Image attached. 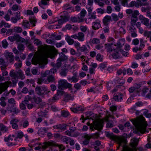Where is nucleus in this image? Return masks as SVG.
<instances>
[{"label": "nucleus", "mask_w": 151, "mask_h": 151, "mask_svg": "<svg viewBox=\"0 0 151 151\" xmlns=\"http://www.w3.org/2000/svg\"><path fill=\"white\" fill-rule=\"evenodd\" d=\"M17 140V138H16V137L14 135H12L8 137V142L9 143H10L11 145H14L15 144V143L14 141H16Z\"/></svg>", "instance_id": "16"}, {"label": "nucleus", "mask_w": 151, "mask_h": 151, "mask_svg": "<svg viewBox=\"0 0 151 151\" xmlns=\"http://www.w3.org/2000/svg\"><path fill=\"white\" fill-rule=\"evenodd\" d=\"M121 50H114L112 55V57L114 59H118L121 57Z\"/></svg>", "instance_id": "13"}, {"label": "nucleus", "mask_w": 151, "mask_h": 151, "mask_svg": "<svg viewBox=\"0 0 151 151\" xmlns=\"http://www.w3.org/2000/svg\"><path fill=\"white\" fill-rule=\"evenodd\" d=\"M80 50L81 52H86L88 51V50L85 45H83L81 47H80Z\"/></svg>", "instance_id": "48"}, {"label": "nucleus", "mask_w": 151, "mask_h": 151, "mask_svg": "<svg viewBox=\"0 0 151 151\" xmlns=\"http://www.w3.org/2000/svg\"><path fill=\"white\" fill-rule=\"evenodd\" d=\"M69 115V114L68 111H62L61 115L64 117H67Z\"/></svg>", "instance_id": "55"}, {"label": "nucleus", "mask_w": 151, "mask_h": 151, "mask_svg": "<svg viewBox=\"0 0 151 151\" xmlns=\"http://www.w3.org/2000/svg\"><path fill=\"white\" fill-rule=\"evenodd\" d=\"M63 60V59L61 58H58V62L56 64V66L57 67H60L61 65V61Z\"/></svg>", "instance_id": "45"}, {"label": "nucleus", "mask_w": 151, "mask_h": 151, "mask_svg": "<svg viewBox=\"0 0 151 151\" xmlns=\"http://www.w3.org/2000/svg\"><path fill=\"white\" fill-rule=\"evenodd\" d=\"M74 98V96H71L70 94L66 95L64 98V100L65 101H67L69 100H73Z\"/></svg>", "instance_id": "31"}, {"label": "nucleus", "mask_w": 151, "mask_h": 151, "mask_svg": "<svg viewBox=\"0 0 151 151\" xmlns=\"http://www.w3.org/2000/svg\"><path fill=\"white\" fill-rule=\"evenodd\" d=\"M47 80L49 82H52L55 81V79L53 76L51 75L47 77Z\"/></svg>", "instance_id": "44"}, {"label": "nucleus", "mask_w": 151, "mask_h": 151, "mask_svg": "<svg viewBox=\"0 0 151 151\" xmlns=\"http://www.w3.org/2000/svg\"><path fill=\"white\" fill-rule=\"evenodd\" d=\"M125 43V40L123 39H121L119 40L116 44H114V45L116 48L117 47H121L123 46Z\"/></svg>", "instance_id": "20"}, {"label": "nucleus", "mask_w": 151, "mask_h": 151, "mask_svg": "<svg viewBox=\"0 0 151 151\" xmlns=\"http://www.w3.org/2000/svg\"><path fill=\"white\" fill-rule=\"evenodd\" d=\"M22 25L24 27L27 28H29L30 27L29 22L27 21H24L22 22Z\"/></svg>", "instance_id": "42"}, {"label": "nucleus", "mask_w": 151, "mask_h": 151, "mask_svg": "<svg viewBox=\"0 0 151 151\" xmlns=\"http://www.w3.org/2000/svg\"><path fill=\"white\" fill-rule=\"evenodd\" d=\"M59 99V97L55 94L52 99H50L49 100V102L50 104H52Z\"/></svg>", "instance_id": "29"}, {"label": "nucleus", "mask_w": 151, "mask_h": 151, "mask_svg": "<svg viewBox=\"0 0 151 151\" xmlns=\"http://www.w3.org/2000/svg\"><path fill=\"white\" fill-rule=\"evenodd\" d=\"M91 43L93 44L97 45L100 43V40L96 38H93L91 40H90Z\"/></svg>", "instance_id": "35"}, {"label": "nucleus", "mask_w": 151, "mask_h": 151, "mask_svg": "<svg viewBox=\"0 0 151 151\" xmlns=\"http://www.w3.org/2000/svg\"><path fill=\"white\" fill-rule=\"evenodd\" d=\"M50 72L49 70H47L44 73H42L41 76L42 77H45L47 76L50 75Z\"/></svg>", "instance_id": "51"}, {"label": "nucleus", "mask_w": 151, "mask_h": 151, "mask_svg": "<svg viewBox=\"0 0 151 151\" xmlns=\"http://www.w3.org/2000/svg\"><path fill=\"white\" fill-rule=\"evenodd\" d=\"M67 72V70L64 69L62 70L60 73V74L62 76L65 77L66 75Z\"/></svg>", "instance_id": "50"}, {"label": "nucleus", "mask_w": 151, "mask_h": 151, "mask_svg": "<svg viewBox=\"0 0 151 151\" xmlns=\"http://www.w3.org/2000/svg\"><path fill=\"white\" fill-rule=\"evenodd\" d=\"M106 126L107 127L111 128L114 126V124L112 122H109L106 124Z\"/></svg>", "instance_id": "61"}, {"label": "nucleus", "mask_w": 151, "mask_h": 151, "mask_svg": "<svg viewBox=\"0 0 151 151\" xmlns=\"http://www.w3.org/2000/svg\"><path fill=\"white\" fill-rule=\"evenodd\" d=\"M56 145V143L54 141H50L43 142L41 146L43 150H45L48 147L55 146Z\"/></svg>", "instance_id": "8"}, {"label": "nucleus", "mask_w": 151, "mask_h": 151, "mask_svg": "<svg viewBox=\"0 0 151 151\" xmlns=\"http://www.w3.org/2000/svg\"><path fill=\"white\" fill-rule=\"evenodd\" d=\"M66 126L65 124H62L54 126L53 128L55 129L65 130L66 128Z\"/></svg>", "instance_id": "18"}, {"label": "nucleus", "mask_w": 151, "mask_h": 151, "mask_svg": "<svg viewBox=\"0 0 151 151\" xmlns=\"http://www.w3.org/2000/svg\"><path fill=\"white\" fill-rule=\"evenodd\" d=\"M8 103L12 106H14L16 104V101L13 98H11L8 99Z\"/></svg>", "instance_id": "40"}, {"label": "nucleus", "mask_w": 151, "mask_h": 151, "mask_svg": "<svg viewBox=\"0 0 151 151\" xmlns=\"http://www.w3.org/2000/svg\"><path fill=\"white\" fill-rule=\"evenodd\" d=\"M64 9L67 10L69 12H71L73 10L72 7H70L68 4H66L64 6Z\"/></svg>", "instance_id": "37"}, {"label": "nucleus", "mask_w": 151, "mask_h": 151, "mask_svg": "<svg viewBox=\"0 0 151 151\" xmlns=\"http://www.w3.org/2000/svg\"><path fill=\"white\" fill-rule=\"evenodd\" d=\"M0 130L1 131L6 132L8 131V128L2 123H0Z\"/></svg>", "instance_id": "38"}, {"label": "nucleus", "mask_w": 151, "mask_h": 151, "mask_svg": "<svg viewBox=\"0 0 151 151\" xmlns=\"http://www.w3.org/2000/svg\"><path fill=\"white\" fill-rule=\"evenodd\" d=\"M144 35L145 36L149 38L151 35V31H148L147 30L145 31L144 33Z\"/></svg>", "instance_id": "52"}, {"label": "nucleus", "mask_w": 151, "mask_h": 151, "mask_svg": "<svg viewBox=\"0 0 151 151\" xmlns=\"http://www.w3.org/2000/svg\"><path fill=\"white\" fill-rule=\"evenodd\" d=\"M114 46H115L113 44L107 43L105 44V47L107 51L110 52L112 51L113 49H114Z\"/></svg>", "instance_id": "11"}, {"label": "nucleus", "mask_w": 151, "mask_h": 151, "mask_svg": "<svg viewBox=\"0 0 151 151\" xmlns=\"http://www.w3.org/2000/svg\"><path fill=\"white\" fill-rule=\"evenodd\" d=\"M123 95L120 93H118L114 97V99L116 101H120L122 99Z\"/></svg>", "instance_id": "21"}, {"label": "nucleus", "mask_w": 151, "mask_h": 151, "mask_svg": "<svg viewBox=\"0 0 151 151\" xmlns=\"http://www.w3.org/2000/svg\"><path fill=\"white\" fill-rule=\"evenodd\" d=\"M76 74L75 73L73 74L74 76H72V78H68V80L70 81H72V82L74 83L77 82L78 81V78L76 76Z\"/></svg>", "instance_id": "27"}, {"label": "nucleus", "mask_w": 151, "mask_h": 151, "mask_svg": "<svg viewBox=\"0 0 151 151\" xmlns=\"http://www.w3.org/2000/svg\"><path fill=\"white\" fill-rule=\"evenodd\" d=\"M22 63L21 62L19 61L18 62L14 64V66L16 68H20L22 65Z\"/></svg>", "instance_id": "57"}, {"label": "nucleus", "mask_w": 151, "mask_h": 151, "mask_svg": "<svg viewBox=\"0 0 151 151\" xmlns=\"http://www.w3.org/2000/svg\"><path fill=\"white\" fill-rule=\"evenodd\" d=\"M101 27L100 21L96 20L92 23V28L94 30L99 29Z\"/></svg>", "instance_id": "14"}, {"label": "nucleus", "mask_w": 151, "mask_h": 151, "mask_svg": "<svg viewBox=\"0 0 151 151\" xmlns=\"http://www.w3.org/2000/svg\"><path fill=\"white\" fill-rule=\"evenodd\" d=\"M18 49L20 51H23L24 50V47L22 44H19L17 47Z\"/></svg>", "instance_id": "56"}, {"label": "nucleus", "mask_w": 151, "mask_h": 151, "mask_svg": "<svg viewBox=\"0 0 151 151\" xmlns=\"http://www.w3.org/2000/svg\"><path fill=\"white\" fill-rule=\"evenodd\" d=\"M66 40L69 45H72L74 43V40L72 39L68 35L66 36Z\"/></svg>", "instance_id": "30"}, {"label": "nucleus", "mask_w": 151, "mask_h": 151, "mask_svg": "<svg viewBox=\"0 0 151 151\" xmlns=\"http://www.w3.org/2000/svg\"><path fill=\"white\" fill-rule=\"evenodd\" d=\"M85 35L84 33L80 32L78 33V39L80 41L83 42L84 40Z\"/></svg>", "instance_id": "24"}, {"label": "nucleus", "mask_w": 151, "mask_h": 151, "mask_svg": "<svg viewBox=\"0 0 151 151\" xmlns=\"http://www.w3.org/2000/svg\"><path fill=\"white\" fill-rule=\"evenodd\" d=\"M101 144L99 140H97L95 141L94 144V148L96 150H99L98 147L100 146Z\"/></svg>", "instance_id": "34"}, {"label": "nucleus", "mask_w": 151, "mask_h": 151, "mask_svg": "<svg viewBox=\"0 0 151 151\" xmlns=\"http://www.w3.org/2000/svg\"><path fill=\"white\" fill-rule=\"evenodd\" d=\"M104 120H99L96 121H93V127L95 129L101 130L103 127Z\"/></svg>", "instance_id": "6"}, {"label": "nucleus", "mask_w": 151, "mask_h": 151, "mask_svg": "<svg viewBox=\"0 0 151 151\" xmlns=\"http://www.w3.org/2000/svg\"><path fill=\"white\" fill-rule=\"evenodd\" d=\"M81 31L83 32H85L88 30V27L86 26L81 25L80 27Z\"/></svg>", "instance_id": "43"}, {"label": "nucleus", "mask_w": 151, "mask_h": 151, "mask_svg": "<svg viewBox=\"0 0 151 151\" xmlns=\"http://www.w3.org/2000/svg\"><path fill=\"white\" fill-rule=\"evenodd\" d=\"M29 122L27 120L24 121L23 124V127L24 128H26L29 125Z\"/></svg>", "instance_id": "63"}, {"label": "nucleus", "mask_w": 151, "mask_h": 151, "mask_svg": "<svg viewBox=\"0 0 151 151\" xmlns=\"http://www.w3.org/2000/svg\"><path fill=\"white\" fill-rule=\"evenodd\" d=\"M128 0H123L122 1V3L123 5L125 6H128L132 7V1L131 2L130 4L128 5L127 3V2Z\"/></svg>", "instance_id": "46"}, {"label": "nucleus", "mask_w": 151, "mask_h": 151, "mask_svg": "<svg viewBox=\"0 0 151 151\" xmlns=\"http://www.w3.org/2000/svg\"><path fill=\"white\" fill-rule=\"evenodd\" d=\"M111 20V17L110 16L106 15L103 19V22L105 25H107Z\"/></svg>", "instance_id": "17"}, {"label": "nucleus", "mask_w": 151, "mask_h": 151, "mask_svg": "<svg viewBox=\"0 0 151 151\" xmlns=\"http://www.w3.org/2000/svg\"><path fill=\"white\" fill-rule=\"evenodd\" d=\"M61 14L62 18L59 19L58 21V23L60 24H61L68 21L69 18L68 13L67 12H62L61 13Z\"/></svg>", "instance_id": "5"}, {"label": "nucleus", "mask_w": 151, "mask_h": 151, "mask_svg": "<svg viewBox=\"0 0 151 151\" xmlns=\"http://www.w3.org/2000/svg\"><path fill=\"white\" fill-rule=\"evenodd\" d=\"M34 101L36 104H39L42 102V100L41 98L39 97L34 96L33 98Z\"/></svg>", "instance_id": "32"}, {"label": "nucleus", "mask_w": 151, "mask_h": 151, "mask_svg": "<svg viewBox=\"0 0 151 151\" xmlns=\"http://www.w3.org/2000/svg\"><path fill=\"white\" fill-rule=\"evenodd\" d=\"M82 64L83 65L82 68V69L84 71H87L88 70V67L86 65H85V63H82Z\"/></svg>", "instance_id": "59"}, {"label": "nucleus", "mask_w": 151, "mask_h": 151, "mask_svg": "<svg viewBox=\"0 0 151 151\" xmlns=\"http://www.w3.org/2000/svg\"><path fill=\"white\" fill-rule=\"evenodd\" d=\"M17 73L19 75V78L22 79H23L25 78V76L21 70H19Z\"/></svg>", "instance_id": "47"}, {"label": "nucleus", "mask_w": 151, "mask_h": 151, "mask_svg": "<svg viewBox=\"0 0 151 151\" xmlns=\"http://www.w3.org/2000/svg\"><path fill=\"white\" fill-rule=\"evenodd\" d=\"M35 45L38 46L40 53H36L32 60V63L34 65L41 64L43 58H52L54 57V54L46 45H42L41 42L37 39H34L33 42Z\"/></svg>", "instance_id": "1"}, {"label": "nucleus", "mask_w": 151, "mask_h": 151, "mask_svg": "<svg viewBox=\"0 0 151 151\" xmlns=\"http://www.w3.org/2000/svg\"><path fill=\"white\" fill-rule=\"evenodd\" d=\"M132 144L130 143L129 146L125 145L123 146L122 151H132Z\"/></svg>", "instance_id": "23"}, {"label": "nucleus", "mask_w": 151, "mask_h": 151, "mask_svg": "<svg viewBox=\"0 0 151 151\" xmlns=\"http://www.w3.org/2000/svg\"><path fill=\"white\" fill-rule=\"evenodd\" d=\"M96 59L97 60L100 62H101L103 61V57L99 53H98L96 55Z\"/></svg>", "instance_id": "49"}, {"label": "nucleus", "mask_w": 151, "mask_h": 151, "mask_svg": "<svg viewBox=\"0 0 151 151\" xmlns=\"http://www.w3.org/2000/svg\"><path fill=\"white\" fill-rule=\"evenodd\" d=\"M82 137L84 139L83 141V144L87 145L89 143L90 139L92 138V136L91 134L85 133L83 134Z\"/></svg>", "instance_id": "10"}, {"label": "nucleus", "mask_w": 151, "mask_h": 151, "mask_svg": "<svg viewBox=\"0 0 151 151\" xmlns=\"http://www.w3.org/2000/svg\"><path fill=\"white\" fill-rule=\"evenodd\" d=\"M112 11V9L111 6H108L106 8V12L109 14H110L111 13Z\"/></svg>", "instance_id": "60"}, {"label": "nucleus", "mask_w": 151, "mask_h": 151, "mask_svg": "<svg viewBox=\"0 0 151 151\" xmlns=\"http://www.w3.org/2000/svg\"><path fill=\"white\" fill-rule=\"evenodd\" d=\"M1 45L4 48H6L8 46L9 43L6 39H4L2 41Z\"/></svg>", "instance_id": "36"}, {"label": "nucleus", "mask_w": 151, "mask_h": 151, "mask_svg": "<svg viewBox=\"0 0 151 151\" xmlns=\"http://www.w3.org/2000/svg\"><path fill=\"white\" fill-rule=\"evenodd\" d=\"M142 23L145 25L147 26H149V20L147 18H145L144 20L142 21Z\"/></svg>", "instance_id": "53"}, {"label": "nucleus", "mask_w": 151, "mask_h": 151, "mask_svg": "<svg viewBox=\"0 0 151 151\" xmlns=\"http://www.w3.org/2000/svg\"><path fill=\"white\" fill-rule=\"evenodd\" d=\"M30 22L31 24H32V26L34 27L35 26V23L37 21L35 17H33L29 18Z\"/></svg>", "instance_id": "39"}, {"label": "nucleus", "mask_w": 151, "mask_h": 151, "mask_svg": "<svg viewBox=\"0 0 151 151\" xmlns=\"http://www.w3.org/2000/svg\"><path fill=\"white\" fill-rule=\"evenodd\" d=\"M133 124L135 126V128L133 130V132L136 134L140 132L144 133L147 132L146 127L147 125L145 118L142 116H139L135 121L133 120Z\"/></svg>", "instance_id": "2"}, {"label": "nucleus", "mask_w": 151, "mask_h": 151, "mask_svg": "<svg viewBox=\"0 0 151 151\" xmlns=\"http://www.w3.org/2000/svg\"><path fill=\"white\" fill-rule=\"evenodd\" d=\"M58 87L61 89L64 88H69L70 89L72 88V84L68 83L66 80H60L58 81Z\"/></svg>", "instance_id": "4"}, {"label": "nucleus", "mask_w": 151, "mask_h": 151, "mask_svg": "<svg viewBox=\"0 0 151 151\" xmlns=\"http://www.w3.org/2000/svg\"><path fill=\"white\" fill-rule=\"evenodd\" d=\"M19 122V120L16 118H13L10 121V124H17Z\"/></svg>", "instance_id": "62"}, {"label": "nucleus", "mask_w": 151, "mask_h": 151, "mask_svg": "<svg viewBox=\"0 0 151 151\" xmlns=\"http://www.w3.org/2000/svg\"><path fill=\"white\" fill-rule=\"evenodd\" d=\"M140 86V84L139 83H135L133 87V91H135L137 92L139 91V88Z\"/></svg>", "instance_id": "26"}, {"label": "nucleus", "mask_w": 151, "mask_h": 151, "mask_svg": "<svg viewBox=\"0 0 151 151\" xmlns=\"http://www.w3.org/2000/svg\"><path fill=\"white\" fill-rule=\"evenodd\" d=\"M5 57L7 61L9 63H12L14 61V57L13 53L12 52H6L4 53Z\"/></svg>", "instance_id": "9"}, {"label": "nucleus", "mask_w": 151, "mask_h": 151, "mask_svg": "<svg viewBox=\"0 0 151 151\" xmlns=\"http://www.w3.org/2000/svg\"><path fill=\"white\" fill-rule=\"evenodd\" d=\"M86 12L85 9H83L81 11L78 16L79 22H82L84 21V17L86 15Z\"/></svg>", "instance_id": "12"}, {"label": "nucleus", "mask_w": 151, "mask_h": 151, "mask_svg": "<svg viewBox=\"0 0 151 151\" xmlns=\"http://www.w3.org/2000/svg\"><path fill=\"white\" fill-rule=\"evenodd\" d=\"M111 16L113 19L115 21H117L119 19L118 16L117 15L115 14H111Z\"/></svg>", "instance_id": "54"}, {"label": "nucleus", "mask_w": 151, "mask_h": 151, "mask_svg": "<svg viewBox=\"0 0 151 151\" xmlns=\"http://www.w3.org/2000/svg\"><path fill=\"white\" fill-rule=\"evenodd\" d=\"M15 40L17 42H24L25 41V39L21 37L17 34L15 35Z\"/></svg>", "instance_id": "22"}, {"label": "nucleus", "mask_w": 151, "mask_h": 151, "mask_svg": "<svg viewBox=\"0 0 151 151\" xmlns=\"http://www.w3.org/2000/svg\"><path fill=\"white\" fill-rule=\"evenodd\" d=\"M10 112L16 114L19 112L20 110L14 106L12 107L11 110H10Z\"/></svg>", "instance_id": "41"}, {"label": "nucleus", "mask_w": 151, "mask_h": 151, "mask_svg": "<svg viewBox=\"0 0 151 151\" xmlns=\"http://www.w3.org/2000/svg\"><path fill=\"white\" fill-rule=\"evenodd\" d=\"M47 130L45 128H40L39 130L37 133L40 136H42L47 132Z\"/></svg>", "instance_id": "25"}, {"label": "nucleus", "mask_w": 151, "mask_h": 151, "mask_svg": "<svg viewBox=\"0 0 151 151\" xmlns=\"http://www.w3.org/2000/svg\"><path fill=\"white\" fill-rule=\"evenodd\" d=\"M139 140L138 138L134 137L133 139V151H136L137 149V146Z\"/></svg>", "instance_id": "15"}, {"label": "nucleus", "mask_w": 151, "mask_h": 151, "mask_svg": "<svg viewBox=\"0 0 151 151\" xmlns=\"http://www.w3.org/2000/svg\"><path fill=\"white\" fill-rule=\"evenodd\" d=\"M13 30L14 32L17 33H21L22 31V28L19 27H14V28Z\"/></svg>", "instance_id": "33"}, {"label": "nucleus", "mask_w": 151, "mask_h": 151, "mask_svg": "<svg viewBox=\"0 0 151 151\" xmlns=\"http://www.w3.org/2000/svg\"><path fill=\"white\" fill-rule=\"evenodd\" d=\"M35 91L36 93L40 96L44 95V93L47 94L50 91L45 86H37L35 88Z\"/></svg>", "instance_id": "3"}, {"label": "nucleus", "mask_w": 151, "mask_h": 151, "mask_svg": "<svg viewBox=\"0 0 151 151\" xmlns=\"http://www.w3.org/2000/svg\"><path fill=\"white\" fill-rule=\"evenodd\" d=\"M148 111L147 110H146V111L144 112V114L145 116L147 117L150 118L151 117V114L149 113H148Z\"/></svg>", "instance_id": "64"}, {"label": "nucleus", "mask_w": 151, "mask_h": 151, "mask_svg": "<svg viewBox=\"0 0 151 151\" xmlns=\"http://www.w3.org/2000/svg\"><path fill=\"white\" fill-rule=\"evenodd\" d=\"M19 8V6L16 4H14L11 8L12 10L16 11H17Z\"/></svg>", "instance_id": "58"}, {"label": "nucleus", "mask_w": 151, "mask_h": 151, "mask_svg": "<svg viewBox=\"0 0 151 151\" xmlns=\"http://www.w3.org/2000/svg\"><path fill=\"white\" fill-rule=\"evenodd\" d=\"M119 26L120 27V28L119 31V32L122 33L124 34L125 33V31L124 29L122 27V25H124L125 24V22L123 21H121L117 23Z\"/></svg>", "instance_id": "19"}, {"label": "nucleus", "mask_w": 151, "mask_h": 151, "mask_svg": "<svg viewBox=\"0 0 151 151\" xmlns=\"http://www.w3.org/2000/svg\"><path fill=\"white\" fill-rule=\"evenodd\" d=\"M95 12H93L88 13V19H95L96 18Z\"/></svg>", "instance_id": "28"}, {"label": "nucleus", "mask_w": 151, "mask_h": 151, "mask_svg": "<svg viewBox=\"0 0 151 151\" xmlns=\"http://www.w3.org/2000/svg\"><path fill=\"white\" fill-rule=\"evenodd\" d=\"M12 83L10 81H8L4 83H0V94L3 92L5 91L9 85H11Z\"/></svg>", "instance_id": "7"}]
</instances>
